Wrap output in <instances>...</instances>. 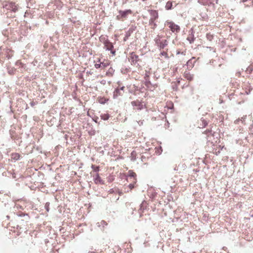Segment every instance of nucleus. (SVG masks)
Wrapping results in <instances>:
<instances>
[{"label": "nucleus", "instance_id": "0eeeda50", "mask_svg": "<svg viewBox=\"0 0 253 253\" xmlns=\"http://www.w3.org/2000/svg\"><path fill=\"white\" fill-rule=\"evenodd\" d=\"M172 6V2L169 1L167 2L166 6H165V8L167 10H169L171 8Z\"/></svg>", "mask_w": 253, "mask_h": 253}, {"label": "nucleus", "instance_id": "dca6fc26", "mask_svg": "<svg viewBox=\"0 0 253 253\" xmlns=\"http://www.w3.org/2000/svg\"><path fill=\"white\" fill-rule=\"evenodd\" d=\"M129 187L130 189L133 188L134 187V185H133V184H130L129 185Z\"/></svg>", "mask_w": 253, "mask_h": 253}, {"label": "nucleus", "instance_id": "412c9836", "mask_svg": "<svg viewBox=\"0 0 253 253\" xmlns=\"http://www.w3.org/2000/svg\"><path fill=\"white\" fill-rule=\"evenodd\" d=\"M162 54L163 55H164V54H166V53H162Z\"/></svg>", "mask_w": 253, "mask_h": 253}, {"label": "nucleus", "instance_id": "9b49d317", "mask_svg": "<svg viewBox=\"0 0 253 253\" xmlns=\"http://www.w3.org/2000/svg\"><path fill=\"white\" fill-rule=\"evenodd\" d=\"M108 100L107 99H106L105 98H100L99 100V102L100 103V104H104Z\"/></svg>", "mask_w": 253, "mask_h": 253}, {"label": "nucleus", "instance_id": "a211bd4d", "mask_svg": "<svg viewBox=\"0 0 253 253\" xmlns=\"http://www.w3.org/2000/svg\"><path fill=\"white\" fill-rule=\"evenodd\" d=\"M208 139H209V141H210V139H211V136H210V134H209V135H208Z\"/></svg>", "mask_w": 253, "mask_h": 253}, {"label": "nucleus", "instance_id": "f257e3e1", "mask_svg": "<svg viewBox=\"0 0 253 253\" xmlns=\"http://www.w3.org/2000/svg\"><path fill=\"white\" fill-rule=\"evenodd\" d=\"M169 28L173 32H178L180 30V27L178 25L175 24L172 22H168Z\"/></svg>", "mask_w": 253, "mask_h": 253}, {"label": "nucleus", "instance_id": "7ed1b4c3", "mask_svg": "<svg viewBox=\"0 0 253 253\" xmlns=\"http://www.w3.org/2000/svg\"><path fill=\"white\" fill-rule=\"evenodd\" d=\"M5 7L9 10L15 12L17 10V7L14 2H9L5 5Z\"/></svg>", "mask_w": 253, "mask_h": 253}, {"label": "nucleus", "instance_id": "f3484780", "mask_svg": "<svg viewBox=\"0 0 253 253\" xmlns=\"http://www.w3.org/2000/svg\"><path fill=\"white\" fill-rule=\"evenodd\" d=\"M90 135H94L95 134V132L93 130L92 132H90Z\"/></svg>", "mask_w": 253, "mask_h": 253}, {"label": "nucleus", "instance_id": "6e6552de", "mask_svg": "<svg viewBox=\"0 0 253 253\" xmlns=\"http://www.w3.org/2000/svg\"><path fill=\"white\" fill-rule=\"evenodd\" d=\"M120 89H116L115 91L114 92V94H113V97L114 98L117 97L118 96V95H120Z\"/></svg>", "mask_w": 253, "mask_h": 253}, {"label": "nucleus", "instance_id": "39448f33", "mask_svg": "<svg viewBox=\"0 0 253 253\" xmlns=\"http://www.w3.org/2000/svg\"><path fill=\"white\" fill-rule=\"evenodd\" d=\"M119 13L122 17H125L128 14H130L131 13V11L130 10L120 11Z\"/></svg>", "mask_w": 253, "mask_h": 253}, {"label": "nucleus", "instance_id": "aec40b11", "mask_svg": "<svg viewBox=\"0 0 253 253\" xmlns=\"http://www.w3.org/2000/svg\"><path fill=\"white\" fill-rule=\"evenodd\" d=\"M96 170H98V168H96Z\"/></svg>", "mask_w": 253, "mask_h": 253}, {"label": "nucleus", "instance_id": "ddd939ff", "mask_svg": "<svg viewBox=\"0 0 253 253\" xmlns=\"http://www.w3.org/2000/svg\"><path fill=\"white\" fill-rule=\"evenodd\" d=\"M12 158L15 160H18L19 158V155L18 154H14L12 155Z\"/></svg>", "mask_w": 253, "mask_h": 253}, {"label": "nucleus", "instance_id": "2eb2a0df", "mask_svg": "<svg viewBox=\"0 0 253 253\" xmlns=\"http://www.w3.org/2000/svg\"><path fill=\"white\" fill-rule=\"evenodd\" d=\"M101 66H102V65H101V63H99V64L96 63V64H95L94 65V66H95V67L96 69H98V68H101Z\"/></svg>", "mask_w": 253, "mask_h": 253}, {"label": "nucleus", "instance_id": "6ab92c4d", "mask_svg": "<svg viewBox=\"0 0 253 253\" xmlns=\"http://www.w3.org/2000/svg\"><path fill=\"white\" fill-rule=\"evenodd\" d=\"M124 86H123V87H121L120 89H120V90H123L124 89Z\"/></svg>", "mask_w": 253, "mask_h": 253}, {"label": "nucleus", "instance_id": "20e7f679", "mask_svg": "<svg viewBox=\"0 0 253 253\" xmlns=\"http://www.w3.org/2000/svg\"><path fill=\"white\" fill-rule=\"evenodd\" d=\"M94 181L96 184H103V182L99 176V174L97 173L95 175V177L94 178Z\"/></svg>", "mask_w": 253, "mask_h": 253}, {"label": "nucleus", "instance_id": "4468645a", "mask_svg": "<svg viewBox=\"0 0 253 253\" xmlns=\"http://www.w3.org/2000/svg\"><path fill=\"white\" fill-rule=\"evenodd\" d=\"M128 175L130 177H134L135 176V173L131 171H129Z\"/></svg>", "mask_w": 253, "mask_h": 253}, {"label": "nucleus", "instance_id": "1a4fd4ad", "mask_svg": "<svg viewBox=\"0 0 253 253\" xmlns=\"http://www.w3.org/2000/svg\"><path fill=\"white\" fill-rule=\"evenodd\" d=\"M100 63H101V65H102L101 66V68H102V69L105 68L106 67H107L108 66H109V65L110 64L109 62H108V61H106L105 62H100Z\"/></svg>", "mask_w": 253, "mask_h": 253}, {"label": "nucleus", "instance_id": "423d86ee", "mask_svg": "<svg viewBox=\"0 0 253 253\" xmlns=\"http://www.w3.org/2000/svg\"><path fill=\"white\" fill-rule=\"evenodd\" d=\"M150 14L153 17L154 19H156L158 17V12L156 10H151L150 11Z\"/></svg>", "mask_w": 253, "mask_h": 253}, {"label": "nucleus", "instance_id": "f8f14e48", "mask_svg": "<svg viewBox=\"0 0 253 253\" xmlns=\"http://www.w3.org/2000/svg\"><path fill=\"white\" fill-rule=\"evenodd\" d=\"M167 45V41L165 40V41H164V43H161V44H160V45H159V46H160V48H164V47H165V46H166Z\"/></svg>", "mask_w": 253, "mask_h": 253}, {"label": "nucleus", "instance_id": "f03ea898", "mask_svg": "<svg viewBox=\"0 0 253 253\" xmlns=\"http://www.w3.org/2000/svg\"><path fill=\"white\" fill-rule=\"evenodd\" d=\"M131 103L133 106L136 107V109L138 110H141L145 106V105L143 103L137 100L132 101Z\"/></svg>", "mask_w": 253, "mask_h": 253}, {"label": "nucleus", "instance_id": "9d476101", "mask_svg": "<svg viewBox=\"0 0 253 253\" xmlns=\"http://www.w3.org/2000/svg\"><path fill=\"white\" fill-rule=\"evenodd\" d=\"M101 118L104 120H107L109 119V116L108 114L101 115Z\"/></svg>", "mask_w": 253, "mask_h": 253}]
</instances>
